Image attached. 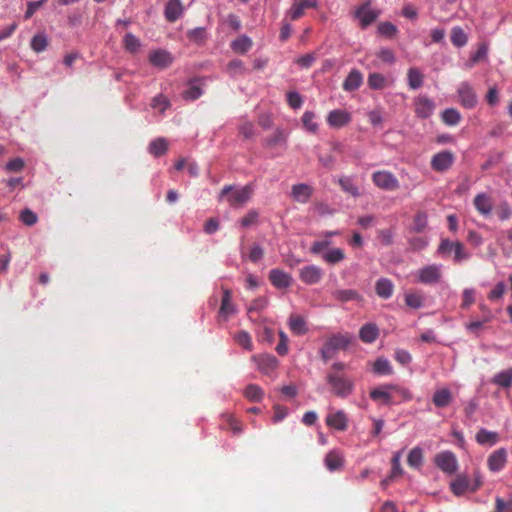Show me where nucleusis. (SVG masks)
I'll list each match as a JSON object with an SVG mask.
<instances>
[{
    "instance_id": "obj_34",
    "label": "nucleus",
    "mask_w": 512,
    "mask_h": 512,
    "mask_svg": "<svg viewBox=\"0 0 512 512\" xmlns=\"http://www.w3.org/2000/svg\"><path fill=\"white\" fill-rule=\"evenodd\" d=\"M324 463L329 471H336L343 465V456L339 451L332 450L325 456Z\"/></svg>"
},
{
    "instance_id": "obj_64",
    "label": "nucleus",
    "mask_w": 512,
    "mask_h": 512,
    "mask_svg": "<svg viewBox=\"0 0 512 512\" xmlns=\"http://www.w3.org/2000/svg\"><path fill=\"white\" fill-rule=\"evenodd\" d=\"M495 504V512H512V497H510L508 501H505L501 497L497 496L495 499Z\"/></svg>"
},
{
    "instance_id": "obj_46",
    "label": "nucleus",
    "mask_w": 512,
    "mask_h": 512,
    "mask_svg": "<svg viewBox=\"0 0 512 512\" xmlns=\"http://www.w3.org/2000/svg\"><path fill=\"white\" fill-rule=\"evenodd\" d=\"M31 49L36 53H41L48 46V37L44 32L37 33L33 36L30 43Z\"/></svg>"
},
{
    "instance_id": "obj_51",
    "label": "nucleus",
    "mask_w": 512,
    "mask_h": 512,
    "mask_svg": "<svg viewBox=\"0 0 512 512\" xmlns=\"http://www.w3.org/2000/svg\"><path fill=\"white\" fill-rule=\"evenodd\" d=\"M263 394V390L256 384H249L244 390L245 397L253 402H259Z\"/></svg>"
},
{
    "instance_id": "obj_57",
    "label": "nucleus",
    "mask_w": 512,
    "mask_h": 512,
    "mask_svg": "<svg viewBox=\"0 0 512 512\" xmlns=\"http://www.w3.org/2000/svg\"><path fill=\"white\" fill-rule=\"evenodd\" d=\"M227 70L231 76L235 77L245 73V66L242 60L233 59L228 63Z\"/></svg>"
},
{
    "instance_id": "obj_14",
    "label": "nucleus",
    "mask_w": 512,
    "mask_h": 512,
    "mask_svg": "<svg viewBox=\"0 0 512 512\" xmlns=\"http://www.w3.org/2000/svg\"><path fill=\"white\" fill-rule=\"evenodd\" d=\"M454 159L452 152L448 150L441 151L432 157L431 167L434 171L444 172L452 166Z\"/></svg>"
},
{
    "instance_id": "obj_32",
    "label": "nucleus",
    "mask_w": 512,
    "mask_h": 512,
    "mask_svg": "<svg viewBox=\"0 0 512 512\" xmlns=\"http://www.w3.org/2000/svg\"><path fill=\"white\" fill-rule=\"evenodd\" d=\"M312 189L310 186L304 183L293 185L292 187V196L293 198L300 202L306 203L311 197Z\"/></svg>"
},
{
    "instance_id": "obj_58",
    "label": "nucleus",
    "mask_w": 512,
    "mask_h": 512,
    "mask_svg": "<svg viewBox=\"0 0 512 512\" xmlns=\"http://www.w3.org/2000/svg\"><path fill=\"white\" fill-rule=\"evenodd\" d=\"M25 167V162L22 158L16 157L6 162L4 169L7 172L17 173L21 172Z\"/></svg>"
},
{
    "instance_id": "obj_62",
    "label": "nucleus",
    "mask_w": 512,
    "mask_h": 512,
    "mask_svg": "<svg viewBox=\"0 0 512 512\" xmlns=\"http://www.w3.org/2000/svg\"><path fill=\"white\" fill-rule=\"evenodd\" d=\"M20 220L27 226H33L37 223L38 217L32 210L24 209L20 213Z\"/></svg>"
},
{
    "instance_id": "obj_59",
    "label": "nucleus",
    "mask_w": 512,
    "mask_h": 512,
    "mask_svg": "<svg viewBox=\"0 0 512 512\" xmlns=\"http://www.w3.org/2000/svg\"><path fill=\"white\" fill-rule=\"evenodd\" d=\"M397 32V27L391 22H382L378 26V33L388 38L394 37Z\"/></svg>"
},
{
    "instance_id": "obj_7",
    "label": "nucleus",
    "mask_w": 512,
    "mask_h": 512,
    "mask_svg": "<svg viewBox=\"0 0 512 512\" xmlns=\"http://www.w3.org/2000/svg\"><path fill=\"white\" fill-rule=\"evenodd\" d=\"M372 181L378 188L386 191L396 190L400 186L395 175L386 170L374 172L372 174Z\"/></svg>"
},
{
    "instance_id": "obj_1",
    "label": "nucleus",
    "mask_w": 512,
    "mask_h": 512,
    "mask_svg": "<svg viewBox=\"0 0 512 512\" xmlns=\"http://www.w3.org/2000/svg\"><path fill=\"white\" fill-rule=\"evenodd\" d=\"M253 193V185L246 184L240 188L233 185H225L219 193L218 199L226 201L231 207L239 208L246 204Z\"/></svg>"
},
{
    "instance_id": "obj_33",
    "label": "nucleus",
    "mask_w": 512,
    "mask_h": 512,
    "mask_svg": "<svg viewBox=\"0 0 512 512\" xmlns=\"http://www.w3.org/2000/svg\"><path fill=\"white\" fill-rule=\"evenodd\" d=\"M168 150V143L164 137H158L152 140L148 145V152L154 157L164 155Z\"/></svg>"
},
{
    "instance_id": "obj_55",
    "label": "nucleus",
    "mask_w": 512,
    "mask_h": 512,
    "mask_svg": "<svg viewBox=\"0 0 512 512\" xmlns=\"http://www.w3.org/2000/svg\"><path fill=\"white\" fill-rule=\"evenodd\" d=\"M332 241L328 238H323L322 240L314 241L310 247V252L314 255H322L326 250L329 249Z\"/></svg>"
},
{
    "instance_id": "obj_15",
    "label": "nucleus",
    "mask_w": 512,
    "mask_h": 512,
    "mask_svg": "<svg viewBox=\"0 0 512 512\" xmlns=\"http://www.w3.org/2000/svg\"><path fill=\"white\" fill-rule=\"evenodd\" d=\"M506 462L507 450L505 448H499L489 455L487 466L491 472L498 473L504 469Z\"/></svg>"
},
{
    "instance_id": "obj_18",
    "label": "nucleus",
    "mask_w": 512,
    "mask_h": 512,
    "mask_svg": "<svg viewBox=\"0 0 512 512\" xmlns=\"http://www.w3.org/2000/svg\"><path fill=\"white\" fill-rule=\"evenodd\" d=\"M317 5V0H294L291 8L287 11V16H289L291 20H297L304 15L305 9L316 8Z\"/></svg>"
},
{
    "instance_id": "obj_10",
    "label": "nucleus",
    "mask_w": 512,
    "mask_h": 512,
    "mask_svg": "<svg viewBox=\"0 0 512 512\" xmlns=\"http://www.w3.org/2000/svg\"><path fill=\"white\" fill-rule=\"evenodd\" d=\"M415 114L418 118L427 119L435 111V103L427 96L420 95L414 99Z\"/></svg>"
},
{
    "instance_id": "obj_16",
    "label": "nucleus",
    "mask_w": 512,
    "mask_h": 512,
    "mask_svg": "<svg viewBox=\"0 0 512 512\" xmlns=\"http://www.w3.org/2000/svg\"><path fill=\"white\" fill-rule=\"evenodd\" d=\"M269 280L277 289H286L292 285V276L278 268L271 269L269 272Z\"/></svg>"
},
{
    "instance_id": "obj_4",
    "label": "nucleus",
    "mask_w": 512,
    "mask_h": 512,
    "mask_svg": "<svg viewBox=\"0 0 512 512\" xmlns=\"http://www.w3.org/2000/svg\"><path fill=\"white\" fill-rule=\"evenodd\" d=\"M452 252L454 253V261L457 263L470 258V254L465 250L464 245L461 242L442 239L437 253L442 257H448Z\"/></svg>"
},
{
    "instance_id": "obj_43",
    "label": "nucleus",
    "mask_w": 512,
    "mask_h": 512,
    "mask_svg": "<svg viewBox=\"0 0 512 512\" xmlns=\"http://www.w3.org/2000/svg\"><path fill=\"white\" fill-rule=\"evenodd\" d=\"M338 184L340 185V187L342 188V190L345 193H347L353 197H358L360 195L359 188L353 182L351 177H348V176L340 177L338 179Z\"/></svg>"
},
{
    "instance_id": "obj_35",
    "label": "nucleus",
    "mask_w": 512,
    "mask_h": 512,
    "mask_svg": "<svg viewBox=\"0 0 512 512\" xmlns=\"http://www.w3.org/2000/svg\"><path fill=\"white\" fill-rule=\"evenodd\" d=\"M288 324L291 331L298 336L304 335L308 331L306 321L300 315H291Z\"/></svg>"
},
{
    "instance_id": "obj_44",
    "label": "nucleus",
    "mask_w": 512,
    "mask_h": 512,
    "mask_svg": "<svg viewBox=\"0 0 512 512\" xmlns=\"http://www.w3.org/2000/svg\"><path fill=\"white\" fill-rule=\"evenodd\" d=\"M408 86L412 90H417L423 85V74L417 68H410L407 73Z\"/></svg>"
},
{
    "instance_id": "obj_26",
    "label": "nucleus",
    "mask_w": 512,
    "mask_h": 512,
    "mask_svg": "<svg viewBox=\"0 0 512 512\" xmlns=\"http://www.w3.org/2000/svg\"><path fill=\"white\" fill-rule=\"evenodd\" d=\"M450 489L455 496H462L466 491H470L469 478L464 474H459L450 483Z\"/></svg>"
},
{
    "instance_id": "obj_48",
    "label": "nucleus",
    "mask_w": 512,
    "mask_h": 512,
    "mask_svg": "<svg viewBox=\"0 0 512 512\" xmlns=\"http://www.w3.org/2000/svg\"><path fill=\"white\" fill-rule=\"evenodd\" d=\"M408 465L412 468L419 469L423 462V451L420 447H414L410 450L407 457Z\"/></svg>"
},
{
    "instance_id": "obj_45",
    "label": "nucleus",
    "mask_w": 512,
    "mask_h": 512,
    "mask_svg": "<svg viewBox=\"0 0 512 512\" xmlns=\"http://www.w3.org/2000/svg\"><path fill=\"white\" fill-rule=\"evenodd\" d=\"M441 119L447 126H456L461 120V114L455 108H447L441 113Z\"/></svg>"
},
{
    "instance_id": "obj_9",
    "label": "nucleus",
    "mask_w": 512,
    "mask_h": 512,
    "mask_svg": "<svg viewBox=\"0 0 512 512\" xmlns=\"http://www.w3.org/2000/svg\"><path fill=\"white\" fill-rule=\"evenodd\" d=\"M460 104L466 109H472L477 105L478 99L473 87L466 81L461 82L457 88Z\"/></svg>"
},
{
    "instance_id": "obj_3",
    "label": "nucleus",
    "mask_w": 512,
    "mask_h": 512,
    "mask_svg": "<svg viewBox=\"0 0 512 512\" xmlns=\"http://www.w3.org/2000/svg\"><path fill=\"white\" fill-rule=\"evenodd\" d=\"M349 343L350 337L342 334H333L319 350L322 360L327 362L338 350L345 349Z\"/></svg>"
},
{
    "instance_id": "obj_60",
    "label": "nucleus",
    "mask_w": 512,
    "mask_h": 512,
    "mask_svg": "<svg viewBox=\"0 0 512 512\" xmlns=\"http://www.w3.org/2000/svg\"><path fill=\"white\" fill-rule=\"evenodd\" d=\"M405 303L410 308L419 309L423 306V299L419 294L408 293L405 295Z\"/></svg>"
},
{
    "instance_id": "obj_37",
    "label": "nucleus",
    "mask_w": 512,
    "mask_h": 512,
    "mask_svg": "<svg viewBox=\"0 0 512 512\" xmlns=\"http://www.w3.org/2000/svg\"><path fill=\"white\" fill-rule=\"evenodd\" d=\"M188 40L196 45H202L208 39V32L205 27H195L186 32Z\"/></svg>"
},
{
    "instance_id": "obj_56",
    "label": "nucleus",
    "mask_w": 512,
    "mask_h": 512,
    "mask_svg": "<svg viewBox=\"0 0 512 512\" xmlns=\"http://www.w3.org/2000/svg\"><path fill=\"white\" fill-rule=\"evenodd\" d=\"M268 303L269 301L266 296H259L251 302L247 308V312L248 314L261 312L268 306Z\"/></svg>"
},
{
    "instance_id": "obj_53",
    "label": "nucleus",
    "mask_w": 512,
    "mask_h": 512,
    "mask_svg": "<svg viewBox=\"0 0 512 512\" xmlns=\"http://www.w3.org/2000/svg\"><path fill=\"white\" fill-rule=\"evenodd\" d=\"M368 85L371 89L381 90L386 86V78L380 73H371L368 76Z\"/></svg>"
},
{
    "instance_id": "obj_12",
    "label": "nucleus",
    "mask_w": 512,
    "mask_h": 512,
    "mask_svg": "<svg viewBox=\"0 0 512 512\" xmlns=\"http://www.w3.org/2000/svg\"><path fill=\"white\" fill-rule=\"evenodd\" d=\"M370 398L384 405H392L396 403L394 395L392 394L391 384L380 385L370 392Z\"/></svg>"
},
{
    "instance_id": "obj_41",
    "label": "nucleus",
    "mask_w": 512,
    "mask_h": 512,
    "mask_svg": "<svg viewBox=\"0 0 512 512\" xmlns=\"http://www.w3.org/2000/svg\"><path fill=\"white\" fill-rule=\"evenodd\" d=\"M333 297L340 302L359 300L360 294L354 289H337L332 293Z\"/></svg>"
},
{
    "instance_id": "obj_19",
    "label": "nucleus",
    "mask_w": 512,
    "mask_h": 512,
    "mask_svg": "<svg viewBox=\"0 0 512 512\" xmlns=\"http://www.w3.org/2000/svg\"><path fill=\"white\" fill-rule=\"evenodd\" d=\"M149 61L154 67L165 69L173 63V56L166 50L158 49L150 53Z\"/></svg>"
},
{
    "instance_id": "obj_25",
    "label": "nucleus",
    "mask_w": 512,
    "mask_h": 512,
    "mask_svg": "<svg viewBox=\"0 0 512 512\" xmlns=\"http://www.w3.org/2000/svg\"><path fill=\"white\" fill-rule=\"evenodd\" d=\"M491 383L502 389H509L512 386V367L497 372L492 377Z\"/></svg>"
},
{
    "instance_id": "obj_49",
    "label": "nucleus",
    "mask_w": 512,
    "mask_h": 512,
    "mask_svg": "<svg viewBox=\"0 0 512 512\" xmlns=\"http://www.w3.org/2000/svg\"><path fill=\"white\" fill-rule=\"evenodd\" d=\"M304 128L310 133H316L318 131V123L315 121V113L312 111H306L301 118Z\"/></svg>"
},
{
    "instance_id": "obj_63",
    "label": "nucleus",
    "mask_w": 512,
    "mask_h": 512,
    "mask_svg": "<svg viewBox=\"0 0 512 512\" xmlns=\"http://www.w3.org/2000/svg\"><path fill=\"white\" fill-rule=\"evenodd\" d=\"M377 57L384 63L393 64L396 60L393 50L382 47L377 53Z\"/></svg>"
},
{
    "instance_id": "obj_50",
    "label": "nucleus",
    "mask_w": 512,
    "mask_h": 512,
    "mask_svg": "<svg viewBox=\"0 0 512 512\" xmlns=\"http://www.w3.org/2000/svg\"><path fill=\"white\" fill-rule=\"evenodd\" d=\"M234 340L245 350L251 351L253 343L250 334L247 331L241 330L234 334Z\"/></svg>"
},
{
    "instance_id": "obj_38",
    "label": "nucleus",
    "mask_w": 512,
    "mask_h": 512,
    "mask_svg": "<svg viewBox=\"0 0 512 512\" xmlns=\"http://www.w3.org/2000/svg\"><path fill=\"white\" fill-rule=\"evenodd\" d=\"M498 433L481 428L476 434V441L480 445L493 446L498 442Z\"/></svg>"
},
{
    "instance_id": "obj_23",
    "label": "nucleus",
    "mask_w": 512,
    "mask_h": 512,
    "mask_svg": "<svg viewBox=\"0 0 512 512\" xmlns=\"http://www.w3.org/2000/svg\"><path fill=\"white\" fill-rule=\"evenodd\" d=\"M328 426L335 428L339 431H344L347 428L348 419L344 411L339 410L328 414L326 418Z\"/></svg>"
},
{
    "instance_id": "obj_28",
    "label": "nucleus",
    "mask_w": 512,
    "mask_h": 512,
    "mask_svg": "<svg viewBox=\"0 0 512 512\" xmlns=\"http://www.w3.org/2000/svg\"><path fill=\"white\" fill-rule=\"evenodd\" d=\"M379 335V329L375 323L369 322L363 325L359 331V338L364 343H373Z\"/></svg>"
},
{
    "instance_id": "obj_40",
    "label": "nucleus",
    "mask_w": 512,
    "mask_h": 512,
    "mask_svg": "<svg viewBox=\"0 0 512 512\" xmlns=\"http://www.w3.org/2000/svg\"><path fill=\"white\" fill-rule=\"evenodd\" d=\"M452 401V394L447 388L438 389L433 395V403L438 408H444Z\"/></svg>"
},
{
    "instance_id": "obj_17",
    "label": "nucleus",
    "mask_w": 512,
    "mask_h": 512,
    "mask_svg": "<svg viewBox=\"0 0 512 512\" xmlns=\"http://www.w3.org/2000/svg\"><path fill=\"white\" fill-rule=\"evenodd\" d=\"M236 312L237 308L235 304L232 302L231 291L229 289H224L219 309V317L224 321H227Z\"/></svg>"
},
{
    "instance_id": "obj_47",
    "label": "nucleus",
    "mask_w": 512,
    "mask_h": 512,
    "mask_svg": "<svg viewBox=\"0 0 512 512\" xmlns=\"http://www.w3.org/2000/svg\"><path fill=\"white\" fill-rule=\"evenodd\" d=\"M374 373L378 375H391L393 373L390 361L386 358H377L373 365Z\"/></svg>"
},
{
    "instance_id": "obj_54",
    "label": "nucleus",
    "mask_w": 512,
    "mask_h": 512,
    "mask_svg": "<svg viewBox=\"0 0 512 512\" xmlns=\"http://www.w3.org/2000/svg\"><path fill=\"white\" fill-rule=\"evenodd\" d=\"M428 223L427 214L425 212H418L413 219L412 231L420 233L422 232Z\"/></svg>"
},
{
    "instance_id": "obj_2",
    "label": "nucleus",
    "mask_w": 512,
    "mask_h": 512,
    "mask_svg": "<svg viewBox=\"0 0 512 512\" xmlns=\"http://www.w3.org/2000/svg\"><path fill=\"white\" fill-rule=\"evenodd\" d=\"M326 381L330 385L332 393L340 398L348 397L354 390L353 381L341 373H327Z\"/></svg>"
},
{
    "instance_id": "obj_36",
    "label": "nucleus",
    "mask_w": 512,
    "mask_h": 512,
    "mask_svg": "<svg viewBox=\"0 0 512 512\" xmlns=\"http://www.w3.org/2000/svg\"><path fill=\"white\" fill-rule=\"evenodd\" d=\"M252 40L247 35H241L230 44L231 49L238 54H245L252 47Z\"/></svg>"
},
{
    "instance_id": "obj_22",
    "label": "nucleus",
    "mask_w": 512,
    "mask_h": 512,
    "mask_svg": "<svg viewBox=\"0 0 512 512\" xmlns=\"http://www.w3.org/2000/svg\"><path fill=\"white\" fill-rule=\"evenodd\" d=\"M204 91L199 80L194 79L187 83L186 88L182 92V96L187 101H194L203 95Z\"/></svg>"
},
{
    "instance_id": "obj_61",
    "label": "nucleus",
    "mask_w": 512,
    "mask_h": 512,
    "mask_svg": "<svg viewBox=\"0 0 512 512\" xmlns=\"http://www.w3.org/2000/svg\"><path fill=\"white\" fill-rule=\"evenodd\" d=\"M286 99L292 109H299L303 104L302 96L296 91L288 92Z\"/></svg>"
},
{
    "instance_id": "obj_24",
    "label": "nucleus",
    "mask_w": 512,
    "mask_h": 512,
    "mask_svg": "<svg viewBox=\"0 0 512 512\" xmlns=\"http://www.w3.org/2000/svg\"><path fill=\"white\" fill-rule=\"evenodd\" d=\"M362 82V73L357 69H353L345 78L343 82V89L347 92L355 91L361 86Z\"/></svg>"
},
{
    "instance_id": "obj_13",
    "label": "nucleus",
    "mask_w": 512,
    "mask_h": 512,
    "mask_svg": "<svg viewBox=\"0 0 512 512\" xmlns=\"http://www.w3.org/2000/svg\"><path fill=\"white\" fill-rule=\"evenodd\" d=\"M323 275V270L314 264L304 266L299 270V277L301 281L307 285L319 283Z\"/></svg>"
},
{
    "instance_id": "obj_6",
    "label": "nucleus",
    "mask_w": 512,
    "mask_h": 512,
    "mask_svg": "<svg viewBox=\"0 0 512 512\" xmlns=\"http://www.w3.org/2000/svg\"><path fill=\"white\" fill-rule=\"evenodd\" d=\"M435 465L446 474H454L458 469V461L451 451H442L434 457Z\"/></svg>"
},
{
    "instance_id": "obj_21",
    "label": "nucleus",
    "mask_w": 512,
    "mask_h": 512,
    "mask_svg": "<svg viewBox=\"0 0 512 512\" xmlns=\"http://www.w3.org/2000/svg\"><path fill=\"white\" fill-rule=\"evenodd\" d=\"M350 120L349 113L341 109L332 110L327 116V123L333 128H341L348 124Z\"/></svg>"
},
{
    "instance_id": "obj_31",
    "label": "nucleus",
    "mask_w": 512,
    "mask_h": 512,
    "mask_svg": "<svg viewBox=\"0 0 512 512\" xmlns=\"http://www.w3.org/2000/svg\"><path fill=\"white\" fill-rule=\"evenodd\" d=\"M356 16L359 18L362 28H367L376 20L378 13L363 5L356 11Z\"/></svg>"
},
{
    "instance_id": "obj_8",
    "label": "nucleus",
    "mask_w": 512,
    "mask_h": 512,
    "mask_svg": "<svg viewBox=\"0 0 512 512\" xmlns=\"http://www.w3.org/2000/svg\"><path fill=\"white\" fill-rule=\"evenodd\" d=\"M442 276L441 264H430L420 268L417 272L418 281L426 284H436Z\"/></svg>"
},
{
    "instance_id": "obj_29",
    "label": "nucleus",
    "mask_w": 512,
    "mask_h": 512,
    "mask_svg": "<svg viewBox=\"0 0 512 512\" xmlns=\"http://www.w3.org/2000/svg\"><path fill=\"white\" fill-rule=\"evenodd\" d=\"M321 258L329 265H336L345 259V252L343 249L338 247L329 248L322 253Z\"/></svg>"
},
{
    "instance_id": "obj_5",
    "label": "nucleus",
    "mask_w": 512,
    "mask_h": 512,
    "mask_svg": "<svg viewBox=\"0 0 512 512\" xmlns=\"http://www.w3.org/2000/svg\"><path fill=\"white\" fill-rule=\"evenodd\" d=\"M257 369L264 375L273 376L279 366L278 359L272 354H257L251 357Z\"/></svg>"
},
{
    "instance_id": "obj_27",
    "label": "nucleus",
    "mask_w": 512,
    "mask_h": 512,
    "mask_svg": "<svg viewBox=\"0 0 512 512\" xmlns=\"http://www.w3.org/2000/svg\"><path fill=\"white\" fill-rule=\"evenodd\" d=\"M376 294L382 299H389L393 295L394 285L388 278H379L375 284Z\"/></svg>"
},
{
    "instance_id": "obj_42",
    "label": "nucleus",
    "mask_w": 512,
    "mask_h": 512,
    "mask_svg": "<svg viewBox=\"0 0 512 512\" xmlns=\"http://www.w3.org/2000/svg\"><path fill=\"white\" fill-rule=\"evenodd\" d=\"M288 134L282 129H276L271 136L266 139V145L268 147L285 146L287 142Z\"/></svg>"
},
{
    "instance_id": "obj_20",
    "label": "nucleus",
    "mask_w": 512,
    "mask_h": 512,
    "mask_svg": "<svg viewBox=\"0 0 512 512\" xmlns=\"http://www.w3.org/2000/svg\"><path fill=\"white\" fill-rule=\"evenodd\" d=\"M184 13V6L181 0H169L164 9V16L167 21L173 23Z\"/></svg>"
},
{
    "instance_id": "obj_39",
    "label": "nucleus",
    "mask_w": 512,
    "mask_h": 512,
    "mask_svg": "<svg viewBox=\"0 0 512 512\" xmlns=\"http://www.w3.org/2000/svg\"><path fill=\"white\" fill-rule=\"evenodd\" d=\"M450 40L456 48L464 47L468 42V36L460 26H454L451 29Z\"/></svg>"
},
{
    "instance_id": "obj_11",
    "label": "nucleus",
    "mask_w": 512,
    "mask_h": 512,
    "mask_svg": "<svg viewBox=\"0 0 512 512\" xmlns=\"http://www.w3.org/2000/svg\"><path fill=\"white\" fill-rule=\"evenodd\" d=\"M150 107L154 111L155 121L159 122L165 117L166 111L171 108V102L167 96L160 93L151 99Z\"/></svg>"
},
{
    "instance_id": "obj_52",
    "label": "nucleus",
    "mask_w": 512,
    "mask_h": 512,
    "mask_svg": "<svg viewBox=\"0 0 512 512\" xmlns=\"http://www.w3.org/2000/svg\"><path fill=\"white\" fill-rule=\"evenodd\" d=\"M123 42H124L125 49L127 51H129L130 53L137 52L141 46V42H140L139 38H137L132 33H127L124 36Z\"/></svg>"
},
{
    "instance_id": "obj_30",
    "label": "nucleus",
    "mask_w": 512,
    "mask_h": 512,
    "mask_svg": "<svg viewBox=\"0 0 512 512\" xmlns=\"http://www.w3.org/2000/svg\"><path fill=\"white\" fill-rule=\"evenodd\" d=\"M474 206L483 216H489L492 211L490 198L485 193H479L474 199Z\"/></svg>"
}]
</instances>
